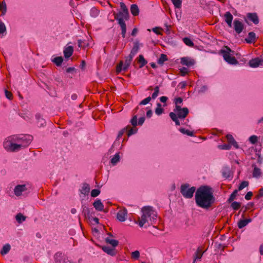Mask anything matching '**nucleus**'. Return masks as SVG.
<instances>
[{
  "label": "nucleus",
  "instance_id": "bb28decb",
  "mask_svg": "<svg viewBox=\"0 0 263 263\" xmlns=\"http://www.w3.org/2000/svg\"><path fill=\"white\" fill-rule=\"evenodd\" d=\"M105 242L111 245L114 248L117 247L119 244V241L118 240L110 239L109 237L105 238Z\"/></svg>",
  "mask_w": 263,
  "mask_h": 263
},
{
  "label": "nucleus",
  "instance_id": "3c124183",
  "mask_svg": "<svg viewBox=\"0 0 263 263\" xmlns=\"http://www.w3.org/2000/svg\"><path fill=\"white\" fill-rule=\"evenodd\" d=\"M100 193V191L98 189H93L91 192V196L92 197H96L98 196Z\"/></svg>",
  "mask_w": 263,
  "mask_h": 263
},
{
  "label": "nucleus",
  "instance_id": "9b49d317",
  "mask_svg": "<svg viewBox=\"0 0 263 263\" xmlns=\"http://www.w3.org/2000/svg\"><path fill=\"white\" fill-rule=\"evenodd\" d=\"M127 218V210L123 209L120 210L117 213V218L120 221H124Z\"/></svg>",
  "mask_w": 263,
  "mask_h": 263
},
{
  "label": "nucleus",
  "instance_id": "2eb2a0df",
  "mask_svg": "<svg viewBox=\"0 0 263 263\" xmlns=\"http://www.w3.org/2000/svg\"><path fill=\"white\" fill-rule=\"evenodd\" d=\"M95 209L98 211H103L104 210V205L100 199L96 200L92 204Z\"/></svg>",
  "mask_w": 263,
  "mask_h": 263
},
{
  "label": "nucleus",
  "instance_id": "39448f33",
  "mask_svg": "<svg viewBox=\"0 0 263 263\" xmlns=\"http://www.w3.org/2000/svg\"><path fill=\"white\" fill-rule=\"evenodd\" d=\"M220 52L222 55L224 60L229 64H236L238 63L236 58L232 56L234 51L232 50L229 47L225 46L224 49L220 51Z\"/></svg>",
  "mask_w": 263,
  "mask_h": 263
},
{
  "label": "nucleus",
  "instance_id": "ddd939ff",
  "mask_svg": "<svg viewBox=\"0 0 263 263\" xmlns=\"http://www.w3.org/2000/svg\"><path fill=\"white\" fill-rule=\"evenodd\" d=\"M194 63V60L189 58L184 57L181 59V64L183 65L191 66L193 65Z\"/></svg>",
  "mask_w": 263,
  "mask_h": 263
},
{
  "label": "nucleus",
  "instance_id": "a18cd8bd",
  "mask_svg": "<svg viewBox=\"0 0 263 263\" xmlns=\"http://www.w3.org/2000/svg\"><path fill=\"white\" fill-rule=\"evenodd\" d=\"M159 92V87L158 86H156L154 88V92L152 94L151 97L152 99H155L158 96Z\"/></svg>",
  "mask_w": 263,
  "mask_h": 263
},
{
  "label": "nucleus",
  "instance_id": "e2e57ef3",
  "mask_svg": "<svg viewBox=\"0 0 263 263\" xmlns=\"http://www.w3.org/2000/svg\"><path fill=\"white\" fill-rule=\"evenodd\" d=\"M263 196V187L261 188L258 192V194L256 195V198L258 199Z\"/></svg>",
  "mask_w": 263,
  "mask_h": 263
},
{
  "label": "nucleus",
  "instance_id": "6e6552de",
  "mask_svg": "<svg viewBox=\"0 0 263 263\" xmlns=\"http://www.w3.org/2000/svg\"><path fill=\"white\" fill-rule=\"evenodd\" d=\"M235 31L238 33H240L244 29L243 24L238 20H235L233 23Z\"/></svg>",
  "mask_w": 263,
  "mask_h": 263
},
{
  "label": "nucleus",
  "instance_id": "f704fd0d",
  "mask_svg": "<svg viewBox=\"0 0 263 263\" xmlns=\"http://www.w3.org/2000/svg\"><path fill=\"white\" fill-rule=\"evenodd\" d=\"M10 249H11L10 245L9 244H6L3 246L2 249L1 251V253L2 255L6 254L9 252Z\"/></svg>",
  "mask_w": 263,
  "mask_h": 263
},
{
  "label": "nucleus",
  "instance_id": "c03bdc74",
  "mask_svg": "<svg viewBox=\"0 0 263 263\" xmlns=\"http://www.w3.org/2000/svg\"><path fill=\"white\" fill-rule=\"evenodd\" d=\"M183 42L187 46L190 47H193L194 46L193 42L188 37H184L183 39Z\"/></svg>",
  "mask_w": 263,
  "mask_h": 263
},
{
  "label": "nucleus",
  "instance_id": "2f4dec72",
  "mask_svg": "<svg viewBox=\"0 0 263 263\" xmlns=\"http://www.w3.org/2000/svg\"><path fill=\"white\" fill-rule=\"evenodd\" d=\"M169 115H170V118L172 119V120L175 122V124L176 125H180L179 121L178 119V118H179L177 117V116L175 113H174L173 112H171L170 113Z\"/></svg>",
  "mask_w": 263,
  "mask_h": 263
},
{
  "label": "nucleus",
  "instance_id": "5701e85b",
  "mask_svg": "<svg viewBox=\"0 0 263 263\" xmlns=\"http://www.w3.org/2000/svg\"><path fill=\"white\" fill-rule=\"evenodd\" d=\"M35 118L37 120V124L39 127L44 126L46 124V122L45 120L41 117V116L37 114L35 115Z\"/></svg>",
  "mask_w": 263,
  "mask_h": 263
},
{
  "label": "nucleus",
  "instance_id": "423d86ee",
  "mask_svg": "<svg viewBox=\"0 0 263 263\" xmlns=\"http://www.w3.org/2000/svg\"><path fill=\"white\" fill-rule=\"evenodd\" d=\"M196 191V187L192 186L190 187L189 184H183L181 185L180 193L185 198H191Z\"/></svg>",
  "mask_w": 263,
  "mask_h": 263
},
{
  "label": "nucleus",
  "instance_id": "a19ab883",
  "mask_svg": "<svg viewBox=\"0 0 263 263\" xmlns=\"http://www.w3.org/2000/svg\"><path fill=\"white\" fill-rule=\"evenodd\" d=\"M163 112V109L161 107V104L159 103L157 104V107L156 108L155 112L157 115H160Z\"/></svg>",
  "mask_w": 263,
  "mask_h": 263
},
{
  "label": "nucleus",
  "instance_id": "58836bf2",
  "mask_svg": "<svg viewBox=\"0 0 263 263\" xmlns=\"http://www.w3.org/2000/svg\"><path fill=\"white\" fill-rule=\"evenodd\" d=\"M238 191L237 190H235L230 195L229 198L228 199V201L229 203L232 202L233 201H234L237 194Z\"/></svg>",
  "mask_w": 263,
  "mask_h": 263
},
{
  "label": "nucleus",
  "instance_id": "37998d69",
  "mask_svg": "<svg viewBox=\"0 0 263 263\" xmlns=\"http://www.w3.org/2000/svg\"><path fill=\"white\" fill-rule=\"evenodd\" d=\"M131 257L132 258L135 260L138 259L140 257V252L137 250L132 252L131 253Z\"/></svg>",
  "mask_w": 263,
  "mask_h": 263
},
{
  "label": "nucleus",
  "instance_id": "13d9d810",
  "mask_svg": "<svg viewBox=\"0 0 263 263\" xmlns=\"http://www.w3.org/2000/svg\"><path fill=\"white\" fill-rule=\"evenodd\" d=\"M5 95L8 99L11 100L12 99L13 95L12 93L7 90H5Z\"/></svg>",
  "mask_w": 263,
  "mask_h": 263
},
{
  "label": "nucleus",
  "instance_id": "0eeeda50",
  "mask_svg": "<svg viewBox=\"0 0 263 263\" xmlns=\"http://www.w3.org/2000/svg\"><path fill=\"white\" fill-rule=\"evenodd\" d=\"M174 113H175L180 119L185 118L189 114V109L186 107L181 108L179 105H176L175 108L174 109Z\"/></svg>",
  "mask_w": 263,
  "mask_h": 263
},
{
  "label": "nucleus",
  "instance_id": "473e14b6",
  "mask_svg": "<svg viewBox=\"0 0 263 263\" xmlns=\"http://www.w3.org/2000/svg\"><path fill=\"white\" fill-rule=\"evenodd\" d=\"M63 61V59L62 57H58L52 60V62L55 63L58 66H61Z\"/></svg>",
  "mask_w": 263,
  "mask_h": 263
},
{
  "label": "nucleus",
  "instance_id": "680f3d73",
  "mask_svg": "<svg viewBox=\"0 0 263 263\" xmlns=\"http://www.w3.org/2000/svg\"><path fill=\"white\" fill-rule=\"evenodd\" d=\"M183 100L181 98L178 97L175 100V103L176 105H178V104L182 103Z\"/></svg>",
  "mask_w": 263,
  "mask_h": 263
},
{
  "label": "nucleus",
  "instance_id": "412c9836",
  "mask_svg": "<svg viewBox=\"0 0 263 263\" xmlns=\"http://www.w3.org/2000/svg\"><path fill=\"white\" fill-rule=\"evenodd\" d=\"M256 35L254 32H250L248 37L245 39L247 43H252L255 41Z\"/></svg>",
  "mask_w": 263,
  "mask_h": 263
},
{
  "label": "nucleus",
  "instance_id": "4d7b16f0",
  "mask_svg": "<svg viewBox=\"0 0 263 263\" xmlns=\"http://www.w3.org/2000/svg\"><path fill=\"white\" fill-rule=\"evenodd\" d=\"M188 70L185 67H183L180 69V72L181 73V76H184L187 73Z\"/></svg>",
  "mask_w": 263,
  "mask_h": 263
},
{
  "label": "nucleus",
  "instance_id": "49530a36",
  "mask_svg": "<svg viewBox=\"0 0 263 263\" xmlns=\"http://www.w3.org/2000/svg\"><path fill=\"white\" fill-rule=\"evenodd\" d=\"M179 130L181 133H182L183 134H186L188 136H193L194 135L193 132H191V131H190L187 129H185V128H180Z\"/></svg>",
  "mask_w": 263,
  "mask_h": 263
},
{
  "label": "nucleus",
  "instance_id": "cd10ccee",
  "mask_svg": "<svg viewBox=\"0 0 263 263\" xmlns=\"http://www.w3.org/2000/svg\"><path fill=\"white\" fill-rule=\"evenodd\" d=\"M138 62L139 63V68H142L147 64V61L144 59L142 55H139L137 58Z\"/></svg>",
  "mask_w": 263,
  "mask_h": 263
},
{
  "label": "nucleus",
  "instance_id": "0e129e2a",
  "mask_svg": "<svg viewBox=\"0 0 263 263\" xmlns=\"http://www.w3.org/2000/svg\"><path fill=\"white\" fill-rule=\"evenodd\" d=\"M145 121V118L144 117H142L139 118L138 124L139 125H142Z\"/></svg>",
  "mask_w": 263,
  "mask_h": 263
},
{
  "label": "nucleus",
  "instance_id": "9d476101",
  "mask_svg": "<svg viewBox=\"0 0 263 263\" xmlns=\"http://www.w3.org/2000/svg\"><path fill=\"white\" fill-rule=\"evenodd\" d=\"M102 249L104 252L112 256H115L117 254V251L115 248H110L108 246H103Z\"/></svg>",
  "mask_w": 263,
  "mask_h": 263
},
{
  "label": "nucleus",
  "instance_id": "ea45409f",
  "mask_svg": "<svg viewBox=\"0 0 263 263\" xmlns=\"http://www.w3.org/2000/svg\"><path fill=\"white\" fill-rule=\"evenodd\" d=\"M0 10L2 11L3 15L5 14L7 11V6L5 2L0 4Z\"/></svg>",
  "mask_w": 263,
  "mask_h": 263
},
{
  "label": "nucleus",
  "instance_id": "dca6fc26",
  "mask_svg": "<svg viewBox=\"0 0 263 263\" xmlns=\"http://www.w3.org/2000/svg\"><path fill=\"white\" fill-rule=\"evenodd\" d=\"M73 52V48L71 46L66 47L63 51L64 55L65 58H69L71 56Z\"/></svg>",
  "mask_w": 263,
  "mask_h": 263
},
{
  "label": "nucleus",
  "instance_id": "a878e982",
  "mask_svg": "<svg viewBox=\"0 0 263 263\" xmlns=\"http://www.w3.org/2000/svg\"><path fill=\"white\" fill-rule=\"evenodd\" d=\"M130 12L133 15H138L139 13V10L138 6L136 4H132L130 6Z\"/></svg>",
  "mask_w": 263,
  "mask_h": 263
},
{
  "label": "nucleus",
  "instance_id": "8fccbe9b",
  "mask_svg": "<svg viewBox=\"0 0 263 263\" xmlns=\"http://www.w3.org/2000/svg\"><path fill=\"white\" fill-rule=\"evenodd\" d=\"M241 204L237 202H233L232 203L231 206L235 210H237L240 208Z\"/></svg>",
  "mask_w": 263,
  "mask_h": 263
},
{
  "label": "nucleus",
  "instance_id": "864d4df0",
  "mask_svg": "<svg viewBox=\"0 0 263 263\" xmlns=\"http://www.w3.org/2000/svg\"><path fill=\"white\" fill-rule=\"evenodd\" d=\"M123 61H121L117 66V72H119L123 70Z\"/></svg>",
  "mask_w": 263,
  "mask_h": 263
},
{
  "label": "nucleus",
  "instance_id": "7c9ffc66",
  "mask_svg": "<svg viewBox=\"0 0 263 263\" xmlns=\"http://www.w3.org/2000/svg\"><path fill=\"white\" fill-rule=\"evenodd\" d=\"M250 221H251V219L240 220L238 222V227L239 229H242L243 227H245Z\"/></svg>",
  "mask_w": 263,
  "mask_h": 263
},
{
  "label": "nucleus",
  "instance_id": "4468645a",
  "mask_svg": "<svg viewBox=\"0 0 263 263\" xmlns=\"http://www.w3.org/2000/svg\"><path fill=\"white\" fill-rule=\"evenodd\" d=\"M247 16L249 20L251 21L254 24H258L259 23L258 17L255 13H249Z\"/></svg>",
  "mask_w": 263,
  "mask_h": 263
},
{
  "label": "nucleus",
  "instance_id": "e433bc0d",
  "mask_svg": "<svg viewBox=\"0 0 263 263\" xmlns=\"http://www.w3.org/2000/svg\"><path fill=\"white\" fill-rule=\"evenodd\" d=\"M167 55L164 54H161L160 57L158 59V63L160 65H163L164 62L167 61Z\"/></svg>",
  "mask_w": 263,
  "mask_h": 263
},
{
  "label": "nucleus",
  "instance_id": "5fc2aeb1",
  "mask_svg": "<svg viewBox=\"0 0 263 263\" xmlns=\"http://www.w3.org/2000/svg\"><path fill=\"white\" fill-rule=\"evenodd\" d=\"M130 122L133 126H136L137 125V117L135 115L130 120Z\"/></svg>",
  "mask_w": 263,
  "mask_h": 263
},
{
  "label": "nucleus",
  "instance_id": "1a4fd4ad",
  "mask_svg": "<svg viewBox=\"0 0 263 263\" xmlns=\"http://www.w3.org/2000/svg\"><path fill=\"white\" fill-rule=\"evenodd\" d=\"M27 190L26 186L25 184L17 185L14 190V192L16 196H19L22 195L23 192Z\"/></svg>",
  "mask_w": 263,
  "mask_h": 263
},
{
  "label": "nucleus",
  "instance_id": "4c0bfd02",
  "mask_svg": "<svg viewBox=\"0 0 263 263\" xmlns=\"http://www.w3.org/2000/svg\"><path fill=\"white\" fill-rule=\"evenodd\" d=\"M99 13V11L95 7H93L90 10V15L93 17H97Z\"/></svg>",
  "mask_w": 263,
  "mask_h": 263
},
{
  "label": "nucleus",
  "instance_id": "c756f323",
  "mask_svg": "<svg viewBox=\"0 0 263 263\" xmlns=\"http://www.w3.org/2000/svg\"><path fill=\"white\" fill-rule=\"evenodd\" d=\"M15 219L18 223H22L23 221H25L26 217L20 213L16 215Z\"/></svg>",
  "mask_w": 263,
  "mask_h": 263
},
{
  "label": "nucleus",
  "instance_id": "69168bd1",
  "mask_svg": "<svg viewBox=\"0 0 263 263\" xmlns=\"http://www.w3.org/2000/svg\"><path fill=\"white\" fill-rule=\"evenodd\" d=\"M229 174H230L229 171H223L222 172L223 176L226 178H228L229 177V176H230Z\"/></svg>",
  "mask_w": 263,
  "mask_h": 263
},
{
  "label": "nucleus",
  "instance_id": "72a5a7b5",
  "mask_svg": "<svg viewBox=\"0 0 263 263\" xmlns=\"http://www.w3.org/2000/svg\"><path fill=\"white\" fill-rule=\"evenodd\" d=\"M126 131L127 132V135L128 137L136 133L137 131V128H131L130 126H127L126 127Z\"/></svg>",
  "mask_w": 263,
  "mask_h": 263
},
{
  "label": "nucleus",
  "instance_id": "f8f14e48",
  "mask_svg": "<svg viewBox=\"0 0 263 263\" xmlns=\"http://www.w3.org/2000/svg\"><path fill=\"white\" fill-rule=\"evenodd\" d=\"M262 63L263 60H261L259 58H255L250 61L249 65L251 67L255 68L260 65H261Z\"/></svg>",
  "mask_w": 263,
  "mask_h": 263
},
{
  "label": "nucleus",
  "instance_id": "bf43d9fd",
  "mask_svg": "<svg viewBox=\"0 0 263 263\" xmlns=\"http://www.w3.org/2000/svg\"><path fill=\"white\" fill-rule=\"evenodd\" d=\"M253 195V193L252 192H248L247 194L245 195V199L247 200H249L251 199V197Z\"/></svg>",
  "mask_w": 263,
  "mask_h": 263
},
{
  "label": "nucleus",
  "instance_id": "6ab92c4d",
  "mask_svg": "<svg viewBox=\"0 0 263 263\" xmlns=\"http://www.w3.org/2000/svg\"><path fill=\"white\" fill-rule=\"evenodd\" d=\"M252 167L253 168L252 175L253 177L259 178L261 176V170L258 168L256 165L252 164Z\"/></svg>",
  "mask_w": 263,
  "mask_h": 263
},
{
  "label": "nucleus",
  "instance_id": "aec40b11",
  "mask_svg": "<svg viewBox=\"0 0 263 263\" xmlns=\"http://www.w3.org/2000/svg\"><path fill=\"white\" fill-rule=\"evenodd\" d=\"M90 186L89 185L86 183H83L82 189L80 190L81 194H84V195H88L90 192Z\"/></svg>",
  "mask_w": 263,
  "mask_h": 263
},
{
  "label": "nucleus",
  "instance_id": "6e6d98bb",
  "mask_svg": "<svg viewBox=\"0 0 263 263\" xmlns=\"http://www.w3.org/2000/svg\"><path fill=\"white\" fill-rule=\"evenodd\" d=\"M249 140L251 143L255 144V143H256V142L257 141V137L254 135L251 136L249 138Z\"/></svg>",
  "mask_w": 263,
  "mask_h": 263
},
{
  "label": "nucleus",
  "instance_id": "f257e3e1",
  "mask_svg": "<svg viewBox=\"0 0 263 263\" xmlns=\"http://www.w3.org/2000/svg\"><path fill=\"white\" fill-rule=\"evenodd\" d=\"M33 140L30 135H12L4 142V147L8 151L15 152L27 147Z\"/></svg>",
  "mask_w": 263,
  "mask_h": 263
},
{
  "label": "nucleus",
  "instance_id": "7ed1b4c3",
  "mask_svg": "<svg viewBox=\"0 0 263 263\" xmlns=\"http://www.w3.org/2000/svg\"><path fill=\"white\" fill-rule=\"evenodd\" d=\"M120 5L122 11H120L118 13L114 12V15L115 18L118 21V24L121 28L122 36L124 38L126 32V25L124 20H128L129 12L127 7L123 2H121Z\"/></svg>",
  "mask_w": 263,
  "mask_h": 263
},
{
  "label": "nucleus",
  "instance_id": "338daca9",
  "mask_svg": "<svg viewBox=\"0 0 263 263\" xmlns=\"http://www.w3.org/2000/svg\"><path fill=\"white\" fill-rule=\"evenodd\" d=\"M208 89V87L205 85L202 86L199 90L201 92H204Z\"/></svg>",
  "mask_w": 263,
  "mask_h": 263
},
{
  "label": "nucleus",
  "instance_id": "09e8293b",
  "mask_svg": "<svg viewBox=\"0 0 263 263\" xmlns=\"http://www.w3.org/2000/svg\"><path fill=\"white\" fill-rule=\"evenodd\" d=\"M249 185V182L247 181H242L238 187V191H241Z\"/></svg>",
  "mask_w": 263,
  "mask_h": 263
},
{
  "label": "nucleus",
  "instance_id": "f3484780",
  "mask_svg": "<svg viewBox=\"0 0 263 263\" xmlns=\"http://www.w3.org/2000/svg\"><path fill=\"white\" fill-rule=\"evenodd\" d=\"M133 57L131 56L130 55H128L127 57H126V60L125 61L124 64H123V70L124 71H127L128 67H129L131 62L133 60Z\"/></svg>",
  "mask_w": 263,
  "mask_h": 263
},
{
  "label": "nucleus",
  "instance_id": "c9c22d12",
  "mask_svg": "<svg viewBox=\"0 0 263 263\" xmlns=\"http://www.w3.org/2000/svg\"><path fill=\"white\" fill-rule=\"evenodd\" d=\"M119 160H120L119 153H117L115 154V155L111 159L110 162L112 165H115L119 161Z\"/></svg>",
  "mask_w": 263,
  "mask_h": 263
},
{
  "label": "nucleus",
  "instance_id": "4be33fe9",
  "mask_svg": "<svg viewBox=\"0 0 263 263\" xmlns=\"http://www.w3.org/2000/svg\"><path fill=\"white\" fill-rule=\"evenodd\" d=\"M125 130H126V128H123V129L121 130L119 132L118 137H117V138L116 140L114 142V143L112 146V147L110 148V150H111L115 146L120 144L119 139H120V138H121L122 137V136L124 134Z\"/></svg>",
  "mask_w": 263,
  "mask_h": 263
},
{
  "label": "nucleus",
  "instance_id": "603ef678",
  "mask_svg": "<svg viewBox=\"0 0 263 263\" xmlns=\"http://www.w3.org/2000/svg\"><path fill=\"white\" fill-rule=\"evenodd\" d=\"M6 31V26L3 22L0 21V33L3 34Z\"/></svg>",
  "mask_w": 263,
  "mask_h": 263
},
{
  "label": "nucleus",
  "instance_id": "b1692460",
  "mask_svg": "<svg viewBox=\"0 0 263 263\" xmlns=\"http://www.w3.org/2000/svg\"><path fill=\"white\" fill-rule=\"evenodd\" d=\"M139 49V43L137 42H134V46L130 51L129 55L134 57L135 55V54L138 52Z\"/></svg>",
  "mask_w": 263,
  "mask_h": 263
},
{
  "label": "nucleus",
  "instance_id": "f03ea898",
  "mask_svg": "<svg viewBox=\"0 0 263 263\" xmlns=\"http://www.w3.org/2000/svg\"><path fill=\"white\" fill-rule=\"evenodd\" d=\"M215 201L212 189L207 185L199 187L195 193L197 205L202 209L208 210Z\"/></svg>",
  "mask_w": 263,
  "mask_h": 263
},
{
  "label": "nucleus",
  "instance_id": "de8ad7c7",
  "mask_svg": "<svg viewBox=\"0 0 263 263\" xmlns=\"http://www.w3.org/2000/svg\"><path fill=\"white\" fill-rule=\"evenodd\" d=\"M151 100H152V98L151 97H148L146 98L143 100L142 101H141L139 103V105H146V104H148L151 101Z\"/></svg>",
  "mask_w": 263,
  "mask_h": 263
},
{
  "label": "nucleus",
  "instance_id": "774afa93",
  "mask_svg": "<svg viewBox=\"0 0 263 263\" xmlns=\"http://www.w3.org/2000/svg\"><path fill=\"white\" fill-rule=\"evenodd\" d=\"M186 85V84L185 82H181L179 84L178 86L181 89H183L185 87Z\"/></svg>",
  "mask_w": 263,
  "mask_h": 263
},
{
  "label": "nucleus",
  "instance_id": "a211bd4d",
  "mask_svg": "<svg viewBox=\"0 0 263 263\" xmlns=\"http://www.w3.org/2000/svg\"><path fill=\"white\" fill-rule=\"evenodd\" d=\"M225 22L227 23L228 25L231 27L232 22L233 19V16L230 12H227L224 14Z\"/></svg>",
  "mask_w": 263,
  "mask_h": 263
},
{
  "label": "nucleus",
  "instance_id": "79ce46f5",
  "mask_svg": "<svg viewBox=\"0 0 263 263\" xmlns=\"http://www.w3.org/2000/svg\"><path fill=\"white\" fill-rule=\"evenodd\" d=\"M176 8H180L181 7L182 0H171Z\"/></svg>",
  "mask_w": 263,
  "mask_h": 263
},
{
  "label": "nucleus",
  "instance_id": "052dcab7",
  "mask_svg": "<svg viewBox=\"0 0 263 263\" xmlns=\"http://www.w3.org/2000/svg\"><path fill=\"white\" fill-rule=\"evenodd\" d=\"M221 148L222 149H230L231 147V145L229 144H223L220 146Z\"/></svg>",
  "mask_w": 263,
  "mask_h": 263
},
{
  "label": "nucleus",
  "instance_id": "393cba45",
  "mask_svg": "<svg viewBox=\"0 0 263 263\" xmlns=\"http://www.w3.org/2000/svg\"><path fill=\"white\" fill-rule=\"evenodd\" d=\"M227 139L230 144L233 145L236 148L238 147L237 142L235 140L233 137L231 135H228L227 136Z\"/></svg>",
  "mask_w": 263,
  "mask_h": 263
},
{
  "label": "nucleus",
  "instance_id": "c85d7f7f",
  "mask_svg": "<svg viewBox=\"0 0 263 263\" xmlns=\"http://www.w3.org/2000/svg\"><path fill=\"white\" fill-rule=\"evenodd\" d=\"M83 213L86 218H91L90 210L86 206L82 205Z\"/></svg>",
  "mask_w": 263,
  "mask_h": 263
},
{
  "label": "nucleus",
  "instance_id": "20e7f679",
  "mask_svg": "<svg viewBox=\"0 0 263 263\" xmlns=\"http://www.w3.org/2000/svg\"><path fill=\"white\" fill-rule=\"evenodd\" d=\"M142 212L143 214L140 218L138 217L137 222L140 227H142L148 221V218L152 220L155 219L157 217V214L152 206H144L142 209Z\"/></svg>",
  "mask_w": 263,
  "mask_h": 263
}]
</instances>
